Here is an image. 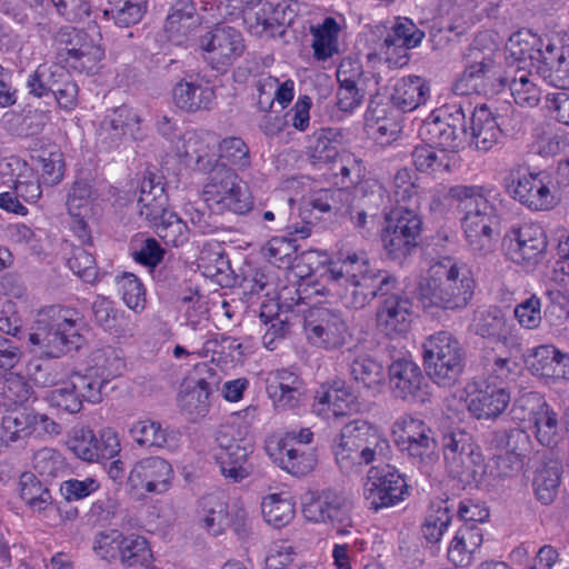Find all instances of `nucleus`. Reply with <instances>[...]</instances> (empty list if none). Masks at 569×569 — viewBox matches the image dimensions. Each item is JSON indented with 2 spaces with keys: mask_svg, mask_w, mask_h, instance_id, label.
<instances>
[{
  "mask_svg": "<svg viewBox=\"0 0 569 569\" xmlns=\"http://www.w3.org/2000/svg\"><path fill=\"white\" fill-rule=\"evenodd\" d=\"M327 279L341 303L362 309L378 296H387L377 310L378 327L388 336L407 332L412 322V302L393 293L399 280L387 270L371 267L365 252H345L329 262Z\"/></svg>",
  "mask_w": 569,
  "mask_h": 569,
  "instance_id": "obj_1",
  "label": "nucleus"
},
{
  "mask_svg": "<svg viewBox=\"0 0 569 569\" xmlns=\"http://www.w3.org/2000/svg\"><path fill=\"white\" fill-rule=\"evenodd\" d=\"M475 288L471 270L451 257H443L430 266L416 295L426 311H460L471 302Z\"/></svg>",
  "mask_w": 569,
  "mask_h": 569,
  "instance_id": "obj_2",
  "label": "nucleus"
},
{
  "mask_svg": "<svg viewBox=\"0 0 569 569\" xmlns=\"http://www.w3.org/2000/svg\"><path fill=\"white\" fill-rule=\"evenodd\" d=\"M495 41L479 34L463 56L465 69L452 90L458 96L472 93L493 96L506 88L507 77L501 72Z\"/></svg>",
  "mask_w": 569,
  "mask_h": 569,
  "instance_id": "obj_3",
  "label": "nucleus"
},
{
  "mask_svg": "<svg viewBox=\"0 0 569 569\" xmlns=\"http://www.w3.org/2000/svg\"><path fill=\"white\" fill-rule=\"evenodd\" d=\"M83 318L76 309L50 306L39 312L28 342L30 351L46 358H59L77 347Z\"/></svg>",
  "mask_w": 569,
  "mask_h": 569,
  "instance_id": "obj_4",
  "label": "nucleus"
},
{
  "mask_svg": "<svg viewBox=\"0 0 569 569\" xmlns=\"http://www.w3.org/2000/svg\"><path fill=\"white\" fill-rule=\"evenodd\" d=\"M458 201L461 227L468 246L475 252H489L497 240L498 216L496 207L479 186H456L450 189Z\"/></svg>",
  "mask_w": 569,
  "mask_h": 569,
  "instance_id": "obj_5",
  "label": "nucleus"
},
{
  "mask_svg": "<svg viewBox=\"0 0 569 569\" xmlns=\"http://www.w3.org/2000/svg\"><path fill=\"white\" fill-rule=\"evenodd\" d=\"M389 448L386 436L366 420L345 425L332 443L336 462L346 473L386 457Z\"/></svg>",
  "mask_w": 569,
  "mask_h": 569,
  "instance_id": "obj_6",
  "label": "nucleus"
},
{
  "mask_svg": "<svg viewBox=\"0 0 569 569\" xmlns=\"http://www.w3.org/2000/svg\"><path fill=\"white\" fill-rule=\"evenodd\" d=\"M206 206L214 213L244 216L253 209V197L246 182L229 167L219 166L202 189Z\"/></svg>",
  "mask_w": 569,
  "mask_h": 569,
  "instance_id": "obj_7",
  "label": "nucleus"
},
{
  "mask_svg": "<svg viewBox=\"0 0 569 569\" xmlns=\"http://www.w3.org/2000/svg\"><path fill=\"white\" fill-rule=\"evenodd\" d=\"M422 348L430 379L438 386H452L463 369V352L457 338L448 331H438L426 339Z\"/></svg>",
  "mask_w": 569,
  "mask_h": 569,
  "instance_id": "obj_8",
  "label": "nucleus"
},
{
  "mask_svg": "<svg viewBox=\"0 0 569 569\" xmlns=\"http://www.w3.org/2000/svg\"><path fill=\"white\" fill-rule=\"evenodd\" d=\"M392 436L401 452L421 467H430L439 459L435 431L422 419L403 415L392 426Z\"/></svg>",
  "mask_w": 569,
  "mask_h": 569,
  "instance_id": "obj_9",
  "label": "nucleus"
},
{
  "mask_svg": "<svg viewBox=\"0 0 569 569\" xmlns=\"http://www.w3.org/2000/svg\"><path fill=\"white\" fill-rule=\"evenodd\" d=\"M512 419L528 423L538 442L552 447L558 441L559 420L557 412L537 392H527L516 399L511 409Z\"/></svg>",
  "mask_w": 569,
  "mask_h": 569,
  "instance_id": "obj_10",
  "label": "nucleus"
},
{
  "mask_svg": "<svg viewBox=\"0 0 569 569\" xmlns=\"http://www.w3.org/2000/svg\"><path fill=\"white\" fill-rule=\"evenodd\" d=\"M199 50L212 70L224 73L243 54L246 44L238 29L217 24L199 38Z\"/></svg>",
  "mask_w": 569,
  "mask_h": 569,
  "instance_id": "obj_11",
  "label": "nucleus"
},
{
  "mask_svg": "<svg viewBox=\"0 0 569 569\" xmlns=\"http://www.w3.org/2000/svg\"><path fill=\"white\" fill-rule=\"evenodd\" d=\"M421 219L415 208L397 207L386 219L381 241L393 260L406 258L418 246Z\"/></svg>",
  "mask_w": 569,
  "mask_h": 569,
  "instance_id": "obj_12",
  "label": "nucleus"
},
{
  "mask_svg": "<svg viewBox=\"0 0 569 569\" xmlns=\"http://www.w3.org/2000/svg\"><path fill=\"white\" fill-rule=\"evenodd\" d=\"M104 381L93 373H72L67 381L58 385L47 395L46 399L51 407L67 413H78L83 401L99 403L102 400Z\"/></svg>",
  "mask_w": 569,
  "mask_h": 569,
  "instance_id": "obj_13",
  "label": "nucleus"
},
{
  "mask_svg": "<svg viewBox=\"0 0 569 569\" xmlns=\"http://www.w3.org/2000/svg\"><path fill=\"white\" fill-rule=\"evenodd\" d=\"M173 479L174 471L167 459L149 456L133 463L127 477V486L137 496H160L171 489Z\"/></svg>",
  "mask_w": 569,
  "mask_h": 569,
  "instance_id": "obj_14",
  "label": "nucleus"
},
{
  "mask_svg": "<svg viewBox=\"0 0 569 569\" xmlns=\"http://www.w3.org/2000/svg\"><path fill=\"white\" fill-rule=\"evenodd\" d=\"M408 495V485L395 467L383 465L368 471L363 496L370 509L378 511L393 507Z\"/></svg>",
  "mask_w": 569,
  "mask_h": 569,
  "instance_id": "obj_15",
  "label": "nucleus"
},
{
  "mask_svg": "<svg viewBox=\"0 0 569 569\" xmlns=\"http://www.w3.org/2000/svg\"><path fill=\"white\" fill-rule=\"evenodd\" d=\"M351 511V500L331 489L322 490L303 510L309 520L329 525L340 536L349 533L353 527Z\"/></svg>",
  "mask_w": 569,
  "mask_h": 569,
  "instance_id": "obj_16",
  "label": "nucleus"
},
{
  "mask_svg": "<svg viewBox=\"0 0 569 569\" xmlns=\"http://www.w3.org/2000/svg\"><path fill=\"white\" fill-rule=\"evenodd\" d=\"M547 236L543 228L535 222L511 227L503 237L506 254L518 264H536L547 249Z\"/></svg>",
  "mask_w": 569,
  "mask_h": 569,
  "instance_id": "obj_17",
  "label": "nucleus"
},
{
  "mask_svg": "<svg viewBox=\"0 0 569 569\" xmlns=\"http://www.w3.org/2000/svg\"><path fill=\"white\" fill-rule=\"evenodd\" d=\"M508 180L507 191L530 210H549L556 204L547 174L518 170L511 172Z\"/></svg>",
  "mask_w": 569,
  "mask_h": 569,
  "instance_id": "obj_18",
  "label": "nucleus"
},
{
  "mask_svg": "<svg viewBox=\"0 0 569 569\" xmlns=\"http://www.w3.org/2000/svg\"><path fill=\"white\" fill-rule=\"evenodd\" d=\"M305 330L309 341L326 349H338L346 343L349 329L340 312L318 307L305 318Z\"/></svg>",
  "mask_w": 569,
  "mask_h": 569,
  "instance_id": "obj_19",
  "label": "nucleus"
},
{
  "mask_svg": "<svg viewBox=\"0 0 569 569\" xmlns=\"http://www.w3.org/2000/svg\"><path fill=\"white\" fill-rule=\"evenodd\" d=\"M217 442L216 461L226 479L239 482L252 473L253 466L249 457L253 452V446L250 441L231 438L227 428L218 432Z\"/></svg>",
  "mask_w": 569,
  "mask_h": 569,
  "instance_id": "obj_20",
  "label": "nucleus"
},
{
  "mask_svg": "<svg viewBox=\"0 0 569 569\" xmlns=\"http://www.w3.org/2000/svg\"><path fill=\"white\" fill-rule=\"evenodd\" d=\"M389 383L392 395L409 402L429 401V385L420 367L410 359H397L389 366Z\"/></svg>",
  "mask_w": 569,
  "mask_h": 569,
  "instance_id": "obj_21",
  "label": "nucleus"
},
{
  "mask_svg": "<svg viewBox=\"0 0 569 569\" xmlns=\"http://www.w3.org/2000/svg\"><path fill=\"white\" fill-rule=\"evenodd\" d=\"M266 391L277 409H292L302 400L303 381L291 370L276 369L267 375Z\"/></svg>",
  "mask_w": 569,
  "mask_h": 569,
  "instance_id": "obj_22",
  "label": "nucleus"
},
{
  "mask_svg": "<svg viewBox=\"0 0 569 569\" xmlns=\"http://www.w3.org/2000/svg\"><path fill=\"white\" fill-rule=\"evenodd\" d=\"M510 392L506 386L481 385L469 393L468 410L478 420H495L509 406Z\"/></svg>",
  "mask_w": 569,
  "mask_h": 569,
  "instance_id": "obj_23",
  "label": "nucleus"
},
{
  "mask_svg": "<svg viewBox=\"0 0 569 569\" xmlns=\"http://www.w3.org/2000/svg\"><path fill=\"white\" fill-rule=\"evenodd\" d=\"M266 451L274 463L293 476H306L317 465L313 449L302 450L291 443L271 440L266 445Z\"/></svg>",
  "mask_w": 569,
  "mask_h": 569,
  "instance_id": "obj_24",
  "label": "nucleus"
},
{
  "mask_svg": "<svg viewBox=\"0 0 569 569\" xmlns=\"http://www.w3.org/2000/svg\"><path fill=\"white\" fill-rule=\"evenodd\" d=\"M357 407L356 395L341 381L317 392L312 403L313 412L325 419L347 416L356 411Z\"/></svg>",
  "mask_w": 569,
  "mask_h": 569,
  "instance_id": "obj_25",
  "label": "nucleus"
},
{
  "mask_svg": "<svg viewBox=\"0 0 569 569\" xmlns=\"http://www.w3.org/2000/svg\"><path fill=\"white\" fill-rule=\"evenodd\" d=\"M548 44L553 43L531 32L519 31L509 37L506 50L519 63L517 68L535 70L536 72L540 60L542 61L546 58L545 51H547Z\"/></svg>",
  "mask_w": 569,
  "mask_h": 569,
  "instance_id": "obj_26",
  "label": "nucleus"
},
{
  "mask_svg": "<svg viewBox=\"0 0 569 569\" xmlns=\"http://www.w3.org/2000/svg\"><path fill=\"white\" fill-rule=\"evenodd\" d=\"M41 425L48 432H54L58 425L46 415L14 410L3 416L1 427V441L4 443L16 442L32 435L37 427Z\"/></svg>",
  "mask_w": 569,
  "mask_h": 569,
  "instance_id": "obj_27",
  "label": "nucleus"
},
{
  "mask_svg": "<svg viewBox=\"0 0 569 569\" xmlns=\"http://www.w3.org/2000/svg\"><path fill=\"white\" fill-rule=\"evenodd\" d=\"M475 326L476 332L483 338L499 341L510 349L520 347L517 329L498 307L479 311Z\"/></svg>",
  "mask_w": 569,
  "mask_h": 569,
  "instance_id": "obj_28",
  "label": "nucleus"
},
{
  "mask_svg": "<svg viewBox=\"0 0 569 569\" xmlns=\"http://www.w3.org/2000/svg\"><path fill=\"white\" fill-rule=\"evenodd\" d=\"M501 117L496 116L487 104L476 107L471 116V143L487 152L497 146L503 136Z\"/></svg>",
  "mask_w": 569,
  "mask_h": 569,
  "instance_id": "obj_29",
  "label": "nucleus"
},
{
  "mask_svg": "<svg viewBox=\"0 0 569 569\" xmlns=\"http://www.w3.org/2000/svg\"><path fill=\"white\" fill-rule=\"evenodd\" d=\"M168 201L162 177L156 174L144 177L141 181L140 196L137 202L140 217L153 224L170 212Z\"/></svg>",
  "mask_w": 569,
  "mask_h": 569,
  "instance_id": "obj_30",
  "label": "nucleus"
},
{
  "mask_svg": "<svg viewBox=\"0 0 569 569\" xmlns=\"http://www.w3.org/2000/svg\"><path fill=\"white\" fill-rule=\"evenodd\" d=\"M449 107L439 110V113H431L420 126L419 137L429 146L441 150L456 151L460 146V138L456 123L446 121Z\"/></svg>",
  "mask_w": 569,
  "mask_h": 569,
  "instance_id": "obj_31",
  "label": "nucleus"
},
{
  "mask_svg": "<svg viewBox=\"0 0 569 569\" xmlns=\"http://www.w3.org/2000/svg\"><path fill=\"white\" fill-rule=\"evenodd\" d=\"M133 441L146 449H167L173 451L178 448V432L153 420H139L129 429Z\"/></svg>",
  "mask_w": 569,
  "mask_h": 569,
  "instance_id": "obj_32",
  "label": "nucleus"
},
{
  "mask_svg": "<svg viewBox=\"0 0 569 569\" xmlns=\"http://www.w3.org/2000/svg\"><path fill=\"white\" fill-rule=\"evenodd\" d=\"M199 24L200 18L192 0H176L163 28L171 42L181 44Z\"/></svg>",
  "mask_w": 569,
  "mask_h": 569,
  "instance_id": "obj_33",
  "label": "nucleus"
},
{
  "mask_svg": "<svg viewBox=\"0 0 569 569\" xmlns=\"http://www.w3.org/2000/svg\"><path fill=\"white\" fill-rule=\"evenodd\" d=\"M194 353L199 358H210L212 362L227 365L240 362L244 357V347L237 339L224 333H210Z\"/></svg>",
  "mask_w": 569,
  "mask_h": 569,
  "instance_id": "obj_34",
  "label": "nucleus"
},
{
  "mask_svg": "<svg viewBox=\"0 0 569 569\" xmlns=\"http://www.w3.org/2000/svg\"><path fill=\"white\" fill-rule=\"evenodd\" d=\"M430 98L428 82L418 76L402 77L396 81L392 93V104L403 112H410L425 104Z\"/></svg>",
  "mask_w": 569,
  "mask_h": 569,
  "instance_id": "obj_35",
  "label": "nucleus"
},
{
  "mask_svg": "<svg viewBox=\"0 0 569 569\" xmlns=\"http://www.w3.org/2000/svg\"><path fill=\"white\" fill-rule=\"evenodd\" d=\"M483 541L481 528L463 523L457 531L448 548V558L456 566L468 567L475 560Z\"/></svg>",
  "mask_w": 569,
  "mask_h": 569,
  "instance_id": "obj_36",
  "label": "nucleus"
},
{
  "mask_svg": "<svg viewBox=\"0 0 569 569\" xmlns=\"http://www.w3.org/2000/svg\"><path fill=\"white\" fill-rule=\"evenodd\" d=\"M214 101L213 88L202 81L181 80L173 88V102L184 111L209 110Z\"/></svg>",
  "mask_w": 569,
  "mask_h": 569,
  "instance_id": "obj_37",
  "label": "nucleus"
},
{
  "mask_svg": "<svg viewBox=\"0 0 569 569\" xmlns=\"http://www.w3.org/2000/svg\"><path fill=\"white\" fill-rule=\"evenodd\" d=\"M140 116L127 106H121L108 114L100 127V136L109 139L112 143L126 137L138 138L140 131Z\"/></svg>",
  "mask_w": 569,
  "mask_h": 569,
  "instance_id": "obj_38",
  "label": "nucleus"
},
{
  "mask_svg": "<svg viewBox=\"0 0 569 569\" xmlns=\"http://www.w3.org/2000/svg\"><path fill=\"white\" fill-rule=\"evenodd\" d=\"M140 116L127 106H121L108 114L100 127V136L109 139L112 143L126 137L138 138L140 131Z\"/></svg>",
  "mask_w": 569,
  "mask_h": 569,
  "instance_id": "obj_39",
  "label": "nucleus"
},
{
  "mask_svg": "<svg viewBox=\"0 0 569 569\" xmlns=\"http://www.w3.org/2000/svg\"><path fill=\"white\" fill-rule=\"evenodd\" d=\"M20 498L33 511L49 518L58 511L50 489L33 473L24 472L19 479Z\"/></svg>",
  "mask_w": 569,
  "mask_h": 569,
  "instance_id": "obj_40",
  "label": "nucleus"
},
{
  "mask_svg": "<svg viewBox=\"0 0 569 569\" xmlns=\"http://www.w3.org/2000/svg\"><path fill=\"white\" fill-rule=\"evenodd\" d=\"M201 527L212 536H219L230 525L228 502L221 493H209L199 500Z\"/></svg>",
  "mask_w": 569,
  "mask_h": 569,
  "instance_id": "obj_41",
  "label": "nucleus"
},
{
  "mask_svg": "<svg viewBox=\"0 0 569 569\" xmlns=\"http://www.w3.org/2000/svg\"><path fill=\"white\" fill-rule=\"evenodd\" d=\"M546 58L538 64L536 74L552 87L569 90V61L562 47L547 46Z\"/></svg>",
  "mask_w": 569,
  "mask_h": 569,
  "instance_id": "obj_42",
  "label": "nucleus"
},
{
  "mask_svg": "<svg viewBox=\"0 0 569 569\" xmlns=\"http://www.w3.org/2000/svg\"><path fill=\"white\" fill-rule=\"evenodd\" d=\"M211 390V385L201 378L180 391L178 405L190 421H197L209 412Z\"/></svg>",
  "mask_w": 569,
  "mask_h": 569,
  "instance_id": "obj_43",
  "label": "nucleus"
},
{
  "mask_svg": "<svg viewBox=\"0 0 569 569\" xmlns=\"http://www.w3.org/2000/svg\"><path fill=\"white\" fill-rule=\"evenodd\" d=\"M365 130L378 143L389 144L397 138L399 126L387 116L385 106L370 103L365 113Z\"/></svg>",
  "mask_w": 569,
  "mask_h": 569,
  "instance_id": "obj_44",
  "label": "nucleus"
},
{
  "mask_svg": "<svg viewBox=\"0 0 569 569\" xmlns=\"http://www.w3.org/2000/svg\"><path fill=\"white\" fill-rule=\"evenodd\" d=\"M563 355L565 352L553 345H541L533 348L529 355V368L532 375L547 382H557Z\"/></svg>",
  "mask_w": 569,
  "mask_h": 569,
  "instance_id": "obj_45",
  "label": "nucleus"
},
{
  "mask_svg": "<svg viewBox=\"0 0 569 569\" xmlns=\"http://www.w3.org/2000/svg\"><path fill=\"white\" fill-rule=\"evenodd\" d=\"M453 505L449 499H437L430 502L422 525V533L430 543L441 540L452 519Z\"/></svg>",
  "mask_w": 569,
  "mask_h": 569,
  "instance_id": "obj_46",
  "label": "nucleus"
},
{
  "mask_svg": "<svg viewBox=\"0 0 569 569\" xmlns=\"http://www.w3.org/2000/svg\"><path fill=\"white\" fill-rule=\"evenodd\" d=\"M535 70L516 68L511 79L507 77L506 87H509L510 93L517 104L532 108L539 103L541 91L535 82Z\"/></svg>",
  "mask_w": 569,
  "mask_h": 569,
  "instance_id": "obj_47",
  "label": "nucleus"
},
{
  "mask_svg": "<svg viewBox=\"0 0 569 569\" xmlns=\"http://www.w3.org/2000/svg\"><path fill=\"white\" fill-rule=\"evenodd\" d=\"M340 26L332 17H327L317 26L310 27L311 47L317 60L325 61L338 52Z\"/></svg>",
  "mask_w": 569,
  "mask_h": 569,
  "instance_id": "obj_48",
  "label": "nucleus"
},
{
  "mask_svg": "<svg viewBox=\"0 0 569 569\" xmlns=\"http://www.w3.org/2000/svg\"><path fill=\"white\" fill-rule=\"evenodd\" d=\"M448 471L461 481L481 483L486 473L485 457L481 450L472 445L461 456L457 457L456 466L446 465Z\"/></svg>",
  "mask_w": 569,
  "mask_h": 569,
  "instance_id": "obj_49",
  "label": "nucleus"
},
{
  "mask_svg": "<svg viewBox=\"0 0 569 569\" xmlns=\"http://www.w3.org/2000/svg\"><path fill=\"white\" fill-rule=\"evenodd\" d=\"M261 512L268 525L280 529L295 518L296 505L286 493H270L262 498Z\"/></svg>",
  "mask_w": 569,
  "mask_h": 569,
  "instance_id": "obj_50",
  "label": "nucleus"
},
{
  "mask_svg": "<svg viewBox=\"0 0 569 569\" xmlns=\"http://www.w3.org/2000/svg\"><path fill=\"white\" fill-rule=\"evenodd\" d=\"M98 194L92 189L91 184L86 181H76L67 198L68 212L76 218H83L91 211L92 203L97 199ZM82 239L89 238L86 229V224L82 219L78 221Z\"/></svg>",
  "mask_w": 569,
  "mask_h": 569,
  "instance_id": "obj_51",
  "label": "nucleus"
},
{
  "mask_svg": "<svg viewBox=\"0 0 569 569\" xmlns=\"http://www.w3.org/2000/svg\"><path fill=\"white\" fill-rule=\"evenodd\" d=\"M349 367L359 388L378 390L385 381L383 367L366 355L355 353Z\"/></svg>",
  "mask_w": 569,
  "mask_h": 569,
  "instance_id": "obj_52",
  "label": "nucleus"
},
{
  "mask_svg": "<svg viewBox=\"0 0 569 569\" xmlns=\"http://www.w3.org/2000/svg\"><path fill=\"white\" fill-rule=\"evenodd\" d=\"M119 560L124 567L149 566L152 550L146 537L121 532Z\"/></svg>",
  "mask_w": 569,
  "mask_h": 569,
  "instance_id": "obj_53",
  "label": "nucleus"
},
{
  "mask_svg": "<svg viewBox=\"0 0 569 569\" xmlns=\"http://www.w3.org/2000/svg\"><path fill=\"white\" fill-rule=\"evenodd\" d=\"M68 72L57 63H42L29 76L27 86L31 94L38 98L53 93Z\"/></svg>",
  "mask_w": 569,
  "mask_h": 569,
  "instance_id": "obj_54",
  "label": "nucleus"
},
{
  "mask_svg": "<svg viewBox=\"0 0 569 569\" xmlns=\"http://www.w3.org/2000/svg\"><path fill=\"white\" fill-rule=\"evenodd\" d=\"M412 162L418 171L438 176L449 171L451 154L426 143L413 149Z\"/></svg>",
  "mask_w": 569,
  "mask_h": 569,
  "instance_id": "obj_55",
  "label": "nucleus"
},
{
  "mask_svg": "<svg viewBox=\"0 0 569 569\" xmlns=\"http://www.w3.org/2000/svg\"><path fill=\"white\" fill-rule=\"evenodd\" d=\"M109 9L104 16H109L116 26L128 28L138 24L147 12V0H109Z\"/></svg>",
  "mask_w": 569,
  "mask_h": 569,
  "instance_id": "obj_56",
  "label": "nucleus"
},
{
  "mask_svg": "<svg viewBox=\"0 0 569 569\" xmlns=\"http://www.w3.org/2000/svg\"><path fill=\"white\" fill-rule=\"evenodd\" d=\"M391 192L397 207L418 209L420 203L419 187L415 174L408 168L399 169L393 176Z\"/></svg>",
  "mask_w": 569,
  "mask_h": 569,
  "instance_id": "obj_57",
  "label": "nucleus"
},
{
  "mask_svg": "<svg viewBox=\"0 0 569 569\" xmlns=\"http://www.w3.org/2000/svg\"><path fill=\"white\" fill-rule=\"evenodd\" d=\"M152 227L159 238H161L166 244L172 247L183 246L189 241L192 234L187 222L173 211H170L157 222H153Z\"/></svg>",
  "mask_w": 569,
  "mask_h": 569,
  "instance_id": "obj_58",
  "label": "nucleus"
},
{
  "mask_svg": "<svg viewBox=\"0 0 569 569\" xmlns=\"http://www.w3.org/2000/svg\"><path fill=\"white\" fill-rule=\"evenodd\" d=\"M560 475L561 468L557 462L545 463L536 470L532 486L541 503L549 505L557 497Z\"/></svg>",
  "mask_w": 569,
  "mask_h": 569,
  "instance_id": "obj_59",
  "label": "nucleus"
},
{
  "mask_svg": "<svg viewBox=\"0 0 569 569\" xmlns=\"http://www.w3.org/2000/svg\"><path fill=\"white\" fill-rule=\"evenodd\" d=\"M218 151V166H230L242 170L250 164L249 149L241 138L229 137L221 140Z\"/></svg>",
  "mask_w": 569,
  "mask_h": 569,
  "instance_id": "obj_60",
  "label": "nucleus"
},
{
  "mask_svg": "<svg viewBox=\"0 0 569 569\" xmlns=\"http://www.w3.org/2000/svg\"><path fill=\"white\" fill-rule=\"evenodd\" d=\"M33 470L44 479H53L62 476L68 465L63 456L53 448H41L32 456Z\"/></svg>",
  "mask_w": 569,
  "mask_h": 569,
  "instance_id": "obj_61",
  "label": "nucleus"
},
{
  "mask_svg": "<svg viewBox=\"0 0 569 569\" xmlns=\"http://www.w3.org/2000/svg\"><path fill=\"white\" fill-rule=\"evenodd\" d=\"M298 246L295 239L273 237L261 248V254L272 264L289 267L296 258Z\"/></svg>",
  "mask_w": 569,
  "mask_h": 569,
  "instance_id": "obj_62",
  "label": "nucleus"
},
{
  "mask_svg": "<svg viewBox=\"0 0 569 569\" xmlns=\"http://www.w3.org/2000/svg\"><path fill=\"white\" fill-rule=\"evenodd\" d=\"M266 308L264 306L260 312V319L264 326L262 345L268 350H274L288 336L290 322L287 315L277 313L276 316H268Z\"/></svg>",
  "mask_w": 569,
  "mask_h": 569,
  "instance_id": "obj_63",
  "label": "nucleus"
},
{
  "mask_svg": "<svg viewBox=\"0 0 569 569\" xmlns=\"http://www.w3.org/2000/svg\"><path fill=\"white\" fill-rule=\"evenodd\" d=\"M117 286L124 305L134 312H141L146 307V290L138 277L124 272L117 278Z\"/></svg>",
  "mask_w": 569,
  "mask_h": 569,
  "instance_id": "obj_64",
  "label": "nucleus"
}]
</instances>
